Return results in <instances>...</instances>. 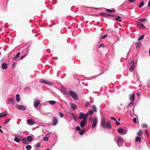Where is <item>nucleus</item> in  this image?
<instances>
[{"instance_id": "nucleus-51", "label": "nucleus", "mask_w": 150, "mask_h": 150, "mask_svg": "<svg viewBox=\"0 0 150 150\" xmlns=\"http://www.w3.org/2000/svg\"><path fill=\"white\" fill-rule=\"evenodd\" d=\"M27 55H28V54H25L23 55V56H21V57H20V59H23L24 57H25V56H26Z\"/></svg>"}, {"instance_id": "nucleus-48", "label": "nucleus", "mask_w": 150, "mask_h": 150, "mask_svg": "<svg viewBox=\"0 0 150 150\" xmlns=\"http://www.w3.org/2000/svg\"><path fill=\"white\" fill-rule=\"evenodd\" d=\"M90 104V103H89V102H87L86 103L85 105V108H87V107H88V106Z\"/></svg>"}, {"instance_id": "nucleus-4", "label": "nucleus", "mask_w": 150, "mask_h": 150, "mask_svg": "<svg viewBox=\"0 0 150 150\" xmlns=\"http://www.w3.org/2000/svg\"><path fill=\"white\" fill-rule=\"evenodd\" d=\"M58 122L57 118L55 117H54L52 119V125L53 126H56L57 125Z\"/></svg>"}, {"instance_id": "nucleus-45", "label": "nucleus", "mask_w": 150, "mask_h": 150, "mask_svg": "<svg viewBox=\"0 0 150 150\" xmlns=\"http://www.w3.org/2000/svg\"><path fill=\"white\" fill-rule=\"evenodd\" d=\"M89 113V115H92L93 114V111L92 110H91L88 111Z\"/></svg>"}, {"instance_id": "nucleus-10", "label": "nucleus", "mask_w": 150, "mask_h": 150, "mask_svg": "<svg viewBox=\"0 0 150 150\" xmlns=\"http://www.w3.org/2000/svg\"><path fill=\"white\" fill-rule=\"evenodd\" d=\"M105 124V119L104 118H103L101 120V125L102 127L105 129L106 128Z\"/></svg>"}, {"instance_id": "nucleus-54", "label": "nucleus", "mask_w": 150, "mask_h": 150, "mask_svg": "<svg viewBox=\"0 0 150 150\" xmlns=\"http://www.w3.org/2000/svg\"><path fill=\"white\" fill-rule=\"evenodd\" d=\"M133 121L134 123H137V119L136 118H134L133 119Z\"/></svg>"}, {"instance_id": "nucleus-21", "label": "nucleus", "mask_w": 150, "mask_h": 150, "mask_svg": "<svg viewBox=\"0 0 150 150\" xmlns=\"http://www.w3.org/2000/svg\"><path fill=\"white\" fill-rule=\"evenodd\" d=\"M100 16H102L105 17L108 16V14H107L104 12L101 13H99Z\"/></svg>"}, {"instance_id": "nucleus-20", "label": "nucleus", "mask_w": 150, "mask_h": 150, "mask_svg": "<svg viewBox=\"0 0 150 150\" xmlns=\"http://www.w3.org/2000/svg\"><path fill=\"white\" fill-rule=\"evenodd\" d=\"M138 27L139 29H141L142 27H143L144 28H146L145 26L142 23H139Z\"/></svg>"}, {"instance_id": "nucleus-41", "label": "nucleus", "mask_w": 150, "mask_h": 150, "mask_svg": "<svg viewBox=\"0 0 150 150\" xmlns=\"http://www.w3.org/2000/svg\"><path fill=\"white\" fill-rule=\"evenodd\" d=\"M58 115L61 117H64V114L63 113L61 112H59L58 113Z\"/></svg>"}, {"instance_id": "nucleus-9", "label": "nucleus", "mask_w": 150, "mask_h": 150, "mask_svg": "<svg viewBox=\"0 0 150 150\" xmlns=\"http://www.w3.org/2000/svg\"><path fill=\"white\" fill-rule=\"evenodd\" d=\"M27 122L29 125H33L34 120L33 119L27 120Z\"/></svg>"}, {"instance_id": "nucleus-22", "label": "nucleus", "mask_w": 150, "mask_h": 150, "mask_svg": "<svg viewBox=\"0 0 150 150\" xmlns=\"http://www.w3.org/2000/svg\"><path fill=\"white\" fill-rule=\"evenodd\" d=\"M70 114L71 115L72 117H73V119L75 121H77V117L74 114L72 113H70Z\"/></svg>"}, {"instance_id": "nucleus-52", "label": "nucleus", "mask_w": 150, "mask_h": 150, "mask_svg": "<svg viewBox=\"0 0 150 150\" xmlns=\"http://www.w3.org/2000/svg\"><path fill=\"white\" fill-rule=\"evenodd\" d=\"M107 36V35H104L102 36V37L101 38L102 39H104L105 38H106Z\"/></svg>"}, {"instance_id": "nucleus-27", "label": "nucleus", "mask_w": 150, "mask_h": 150, "mask_svg": "<svg viewBox=\"0 0 150 150\" xmlns=\"http://www.w3.org/2000/svg\"><path fill=\"white\" fill-rule=\"evenodd\" d=\"M48 102L52 105H53L56 103V101L54 100H50L48 101Z\"/></svg>"}, {"instance_id": "nucleus-23", "label": "nucleus", "mask_w": 150, "mask_h": 150, "mask_svg": "<svg viewBox=\"0 0 150 150\" xmlns=\"http://www.w3.org/2000/svg\"><path fill=\"white\" fill-rule=\"evenodd\" d=\"M21 141L23 142V143L24 144H27V139L25 138H24L22 139Z\"/></svg>"}, {"instance_id": "nucleus-30", "label": "nucleus", "mask_w": 150, "mask_h": 150, "mask_svg": "<svg viewBox=\"0 0 150 150\" xmlns=\"http://www.w3.org/2000/svg\"><path fill=\"white\" fill-rule=\"evenodd\" d=\"M32 146L30 145H27L25 147V148L27 150H30L31 149Z\"/></svg>"}, {"instance_id": "nucleus-18", "label": "nucleus", "mask_w": 150, "mask_h": 150, "mask_svg": "<svg viewBox=\"0 0 150 150\" xmlns=\"http://www.w3.org/2000/svg\"><path fill=\"white\" fill-rule=\"evenodd\" d=\"M7 115V114L5 113L4 112L1 113H0V118L3 117H5Z\"/></svg>"}, {"instance_id": "nucleus-13", "label": "nucleus", "mask_w": 150, "mask_h": 150, "mask_svg": "<svg viewBox=\"0 0 150 150\" xmlns=\"http://www.w3.org/2000/svg\"><path fill=\"white\" fill-rule=\"evenodd\" d=\"M8 100L10 101L11 104L13 105L15 104V100L14 98L9 97L8 98Z\"/></svg>"}, {"instance_id": "nucleus-40", "label": "nucleus", "mask_w": 150, "mask_h": 150, "mask_svg": "<svg viewBox=\"0 0 150 150\" xmlns=\"http://www.w3.org/2000/svg\"><path fill=\"white\" fill-rule=\"evenodd\" d=\"M144 2L143 1H142L141 3L138 6V7H142L144 5Z\"/></svg>"}, {"instance_id": "nucleus-28", "label": "nucleus", "mask_w": 150, "mask_h": 150, "mask_svg": "<svg viewBox=\"0 0 150 150\" xmlns=\"http://www.w3.org/2000/svg\"><path fill=\"white\" fill-rule=\"evenodd\" d=\"M16 100L19 102L20 100V95L19 94H17L16 96Z\"/></svg>"}, {"instance_id": "nucleus-19", "label": "nucleus", "mask_w": 150, "mask_h": 150, "mask_svg": "<svg viewBox=\"0 0 150 150\" xmlns=\"http://www.w3.org/2000/svg\"><path fill=\"white\" fill-rule=\"evenodd\" d=\"M141 43L140 42H137L136 44V48H139L141 45Z\"/></svg>"}, {"instance_id": "nucleus-31", "label": "nucleus", "mask_w": 150, "mask_h": 150, "mask_svg": "<svg viewBox=\"0 0 150 150\" xmlns=\"http://www.w3.org/2000/svg\"><path fill=\"white\" fill-rule=\"evenodd\" d=\"M40 146V143H38L35 145H34V147L35 148H37L39 147Z\"/></svg>"}, {"instance_id": "nucleus-8", "label": "nucleus", "mask_w": 150, "mask_h": 150, "mask_svg": "<svg viewBox=\"0 0 150 150\" xmlns=\"http://www.w3.org/2000/svg\"><path fill=\"white\" fill-rule=\"evenodd\" d=\"M98 122V120L96 118L94 119L92 126V129H94V128L96 126L97 123Z\"/></svg>"}, {"instance_id": "nucleus-34", "label": "nucleus", "mask_w": 150, "mask_h": 150, "mask_svg": "<svg viewBox=\"0 0 150 150\" xmlns=\"http://www.w3.org/2000/svg\"><path fill=\"white\" fill-rule=\"evenodd\" d=\"M115 20L120 22L122 21V20L121 19V17L120 16H119L117 17L115 19Z\"/></svg>"}, {"instance_id": "nucleus-25", "label": "nucleus", "mask_w": 150, "mask_h": 150, "mask_svg": "<svg viewBox=\"0 0 150 150\" xmlns=\"http://www.w3.org/2000/svg\"><path fill=\"white\" fill-rule=\"evenodd\" d=\"M106 127L108 129H110L111 128L110 124L109 122H107L106 123Z\"/></svg>"}, {"instance_id": "nucleus-47", "label": "nucleus", "mask_w": 150, "mask_h": 150, "mask_svg": "<svg viewBox=\"0 0 150 150\" xmlns=\"http://www.w3.org/2000/svg\"><path fill=\"white\" fill-rule=\"evenodd\" d=\"M10 119H6L5 122L4 123V124H6L8 122H9V121H10Z\"/></svg>"}, {"instance_id": "nucleus-35", "label": "nucleus", "mask_w": 150, "mask_h": 150, "mask_svg": "<svg viewBox=\"0 0 150 150\" xmlns=\"http://www.w3.org/2000/svg\"><path fill=\"white\" fill-rule=\"evenodd\" d=\"M14 140L17 143H18L20 142V139L18 137L15 138Z\"/></svg>"}, {"instance_id": "nucleus-5", "label": "nucleus", "mask_w": 150, "mask_h": 150, "mask_svg": "<svg viewBox=\"0 0 150 150\" xmlns=\"http://www.w3.org/2000/svg\"><path fill=\"white\" fill-rule=\"evenodd\" d=\"M40 104V102L39 100H34V106L36 109H37L38 106Z\"/></svg>"}, {"instance_id": "nucleus-62", "label": "nucleus", "mask_w": 150, "mask_h": 150, "mask_svg": "<svg viewBox=\"0 0 150 150\" xmlns=\"http://www.w3.org/2000/svg\"><path fill=\"white\" fill-rule=\"evenodd\" d=\"M50 132H48L46 134V136H49L50 135Z\"/></svg>"}, {"instance_id": "nucleus-36", "label": "nucleus", "mask_w": 150, "mask_h": 150, "mask_svg": "<svg viewBox=\"0 0 150 150\" xmlns=\"http://www.w3.org/2000/svg\"><path fill=\"white\" fill-rule=\"evenodd\" d=\"M85 132V131L84 129H82L80 130L79 132V134L81 135H83Z\"/></svg>"}, {"instance_id": "nucleus-60", "label": "nucleus", "mask_w": 150, "mask_h": 150, "mask_svg": "<svg viewBox=\"0 0 150 150\" xmlns=\"http://www.w3.org/2000/svg\"><path fill=\"white\" fill-rule=\"evenodd\" d=\"M127 132V129L124 130L123 134H126Z\"/></svg>"}, {"instance_id": "nucleus-58", "label": "nucleus", "mask_w": 150, "mask_h": 150, "mask_svg": "<svg viewBox=\"0 0 150 150\" xmlns=\"http://www.w3.org/2000/svg\"><path fill=\"white\" fill-rule=\"evenodd\" d=\"M145 131L146 134V135L147 136L149 134L147 130L146 129V130H145Z\"/></svg>"}, {"instance_id": "nucleus-7", "label": "nucleus", "mask_w": 150, "mask_h": 150, "mask_svg": "<svg viewBox=\"0 0 150 150\" xmlns=\"http://www.w3.org/2000/svg\"><path fill=\"white\" fill-rule=\"evenodd\" d=\"M40 81L42 83H44V84H47L49 85H52V83L50 81H48L47 80L43 79H41V80Z\"/></svg>"}, {"instance_id": "nucleus-59", "label": "nucleus", "mask_w": 150, "mask_h": 150, "mask_svg": "<svg viewBox=\"0 0 150 150\" xmlns=\"http://www.w3.org/2000/svg\"><path fill=\"white\" fill-rule=\"evenodd\" d=\"M131 63L132 64V65H134V60H132L131 62Z\"/></svg>"}, {"instance_id": "nucleus-53", "label": "nucleus", "mask_w": 150, "mask_h": 150, "mask_svg": "<svg viewBox=\"0 0 150 150\" xmlns=\"http://www.w3.org/2000/svg\"><path fill=\"white\" fill-rule=\"evenodd\" d=\"M142 126L143 127H147V125L146 124H143L142 125Z\"/></svg>"}, {"instance_id": "nucleus-64", "label": "nucleus", "mask_w": 150, "mask_h": 150, "mask_svg": "<svg viewBox=\"0 0 150 150\" xmlns=\"http://www.w3.org/2000/svg\"><path fill=\"white\" fill-rule=\"evenodd\" d=\"M19 134H22V131H19Z\"/></svg>"}, {"instance_id": "nucleus-14", "label": "nucleus", "mask_w": 150, "mask_h": 150, "mask_svg": "<svg viewBox=\"0 0 150 150\" xmlns=\"http://www.w3.org/2000/svg\"><path fill=\"white\" fill-rule=\"evenodd\" d=\"M61 91L64 94L67 95L68 94V93L67 92L66 90L64 88L62 87L61 90Z\"/></svg>"}, {"instance_id": "nucleus-43", "label": "nucleus", "mask_w": 150, "mask_h": 150, "mask_svg": "<svg viewBox=\"0 0 150 150\" xmlns=\"http://www.w3.org/2000/svg\"><path fill=\"white\" fill-rule=\"evenodd\" d=\"M106 11L107 12L109 13H112L113 12L112 10L108 9H106Z\"/></svg>"}, {"instance_id": "nucleus-12", "label": "nucleus", "mask_w": 150, "mask_h": 150, "mask_svg": "<svg viewBox=\"0 0 150 150\" xmlns=\"http://www.w3.org/2000/svg\"><path fill=\"white\" fill-rule=\"evenodd\" d=\"M135 95L134 93L132 95H130L129 96V99L132 101L134 102V100Z\"/></svg>"}, {"instance_id": "nucleus-42", "label": "nucleus", "mask_w": 150, "mask_h": 150, "mask_svg": "<svg viewBox=\"0 0 150 150\" xmlns=\"http://www.w3.org/2000/svg\"><path fill=\"white\" fill-rule=\"evenodd\" d=\"M146 18H140L139 19V20L141 22H144L146 21Z\"/></svg>"}, {"instance_id": "nucleus-17", "label": "nucleus", "mask_w": 150, "mask_h": 150, "mask_svg": "<svg viewBox=\"0 0 150 150\" xmlns=\"http://www.w3.org/2000/svg\"><path fill=\"white\" fill-rule=\"evenodd\" d=\"M26 139L27 141L30 142L32 140L33 137L31 136H29L27 137Z\"/></svg>"}, {"instance_id": "nucleus-16", "label": "nucleus", "mask_w": 150, "mask_h": 150, "mask_svg": "<svg viewBox=\"0 0 150 150\" xmlns=\"http://www.w3.org/2000/svg\"><path fill=\"white\" fill-rule=\"evenodd\" d=\"M7 67V64L6 63H3L2 64V68L3 69H6Z\"/></svg>"}, {"instance_id": "nucleus-38", "label": "nucleus", "mask_w": 150, "mask_h": 150, "mask_svg": "<svg viewBox=\"0 0 150 150\" xmlns=\"http://www.w3.org/2000/svg\"><path fill=\"white\" fill-rule=\"evenodd\" d=\"M20 55V53H18L15 56L13 57V59H15L17 58H18L19 57Z\"/></svg>"}, {"instance_id": "nucleus-61", "label": "nucleus", "mask_w": 150, "mask_h": 150, "mask_svg": "<svg viewBox=\"0 0 150 150\" xmlns=\"http://www.w3.org/2000/svg\"><path fill=\"white\" fill-rule=\"evenodd\" d=\"M148 6L149 7H150V0L149 1L148 3Z\"/></svg>"}, {"instance_id": "nucleus-63", "label": "nucleus", "mask_w": 150, "mask_h": 150, "mask_svg": "<svg viewBox=\"0 0 150 150\" xmlns=\"http://www.w3.org/2000/svg\"><path fill=\"white\" fill-rule=\"evenodd\" d=\"M116 123L117 125H119L120 124V122H116Z\"/></svg>"}, {"instance_id": "nucleus-37", "label": "nucleus", "mask_w": 150, "mask_h": 150, "mask_svg": "<svg viewBox=\"0 0 150 150\" xmlns=\"http://www.w3.org/2000/svg\"><path fill=\"white\" fill-rule=\"evenodd\" d=\"M92 108L93 109V112H96L97 111V109L96 106L95 105H93L92 106Z\"/></svg>"}, {"instance_id": "nucleus-32", "label": "nucleus", "mask_w": 150, "mask_h": 150, "mask_svg": "<svg viewBox=\"0 0 150 150\" xmlns=\"http://www.w3.org/2000/svg\"><path fill=\"white\" fill-rule=\"evenodd\" d=\"M144 36V35H142L140 36L138 39V41H140L143 39Z\"/></svg>"}, {"instance_id": "nucleus-57", "label": "nucleus", "mask_w": 150, "mask_h": 150, "mask_svg": "<svg viewBox=\"0 0 150 150\" xmlns=\"http://www.w3.org/2000/svg\"><path fill=\"white\" fill-rule=\"evenodd\" d=\"M111 119L112 120H114L115 121H117V120H116V119L115 118H114V117H111Z\"/></svg>"}, {"instance_id": "nucleus-3", "label": "nucleus", "mask_w": 150, "mask_h": 150, "mask_svg": "<svg viewBox=\"0 0 150 150\" xmlns=\"http://www.w3.org/2000/svg\"><path fill=\"white\" fill-rule=\"evenodd\" d=\"M16 107L19 110H25L27 109V108L26 106L22 105H16Z\"/></svg>"}, {"instance_id": "nucleus-56", "label": "nucleus", "mask_w": 150, "mask_h": 150, "mask_svg": "<svg viewBox=\"0 0 150 150\" xmlns=\"http://www.w3.org/2000/svg\"><path fill=\"white\" fill-rule=\"evenodd\" d=\"M136 0H128V1L130 3H133Z\"/></svg>"}, {"instance_id": "nucleus-29", "label": "nucleus", "mask_w": 150, "mask_h": 150, "mask_svg": "<svg viewBox=\"0 0 150 150\" xmlns=\"http://www.w3.org/2000/svg\"><path fill=\"white\" fill-rule=\"evenodd\" d=\"M134 65H132L129 68V70L131 71H134Z\"/></svg>"}, {"instance_id": "nucleus-33", "label": "nucleus", "mask_w": 150, "mask_h": 150, "mask_svg": "<svg viewBox=\"0 0 150 150\" xmlns=\"http://www.w3.org/2000/svg\"><path fill=\"white\" fill-rule=\"evenodd\" d=\"M142 133V131L141 130H139L138 132H137V134L139 136H141Z\"/></svg>"}, {"instance_id": "nucleus-11", "label": "nucleus", "mask_w": 150, "mask_h": 150, "mask_svg": "<svg viewBox=\"0 0 150 150\" xmlns=\"http://www.w3.org/2000/svg\"><path fill=\"white\" fill-rule=\"evenodd\" d=\"M87 122L86 120H82L80 122V126L81 127H84L85 125Z\"/></svg>"}, {"instance_id": "nucleus-26", "label": "nucleus", "mask_w": 150, "mask_h": 150, "mask_svg": "<svg viewBox=\"0 0 150 150\" xmlns=\"http://www.w3.org/2000/svg\"><path fill=\"white\" fill-rule=\"evenodd\" d=\"M135 141L136 142H140L141 141V138L139 137H136Z\"/></svg>"}, {"instance_id": "nucleus-46", "label": "nucleus", "mask_w": 150, "mask_h": 150, "mask_svg": "<svg viewBox=\"0 0 150 150\" xmlns=\"http://www.w3.org/2000/svg\"><path fill=\"white\" fill-rule=\"evenodd\" d=\"M116 15H112L111 14H108V16H111L112 17H115L116 16Z\"/></svg>"}, {"instance_id": "nucleus-2", "label": "nucleus", "mask_w": 150, "mask_h": 150, "mask_svg": "<svg viewBox=\"0 0 150 150\" xmlns=\"http://www.w3.org/2000/svg\"><path fill=\"white\" fill-rule=\"evenodd\" d=\"M115 142H117L118 146L119 147H121L123 142V139L121 137H118L117 140H116L115 139Z\"/></svg>"}, {"instance_id": "nucleus-44", "label": "nucleus", "mask_w": 150, "mask_h": 150, "mask_svg": "<svg viewBox=\"0 0 150 150\" xmlns=\"http://www.w3.org/2000/svg\"><path fill=\"white\" fill-rule=\"evenodd\" d=\"M49 137H43V140L44 141H48V139H48Z\"/></svg>"}, {"instance_id": "nucleus-24", "label": "nucleus", "mask_w": 150, "mask_h": 150, "mask_svg": "<svg viewBox=\"0 0 150 150\" xmlns=\"http://www.w3.org/2000/svg\"><path fill=\"white\" fill-rule=\"evenodd\" d=\"M124 131V129L122 128H119L118 130V132L121 134H123Z\"/></svg>"}, {"instance_id": "nucleus-50", "label": "nucleus", "mask_w": 150, "mask_h": 150, "mask_svg": "<svg viewBox=\"0 0 150 150\" xmlns=\"http://www.w3.org/2000/svg\"><path fill=\"white\" fill-rule=\"evenodd\" d=\"M101 47H105L104 46V45L103 44V43H101L100 46L98 48H100Z\"/></svg>"}, {"instance_id": "nucleus-1", "label": "nucleus", "mask_w": 150, "mask_h": 150, "mask_svg": "<svg viewBox=\"0 0 150 150\" xmlns=\"http://www.w3.org/2000/svg\"><path fill=\"white\" fill-rule=\"evenodd\" d=\"M69 95L75 100H77L79 99L76 93L72 90L69 91Z\"/></svg>"}, {"instance_id": "nucleus-15", "label": "nucleus", "mask_w": 150, "mask_h": 150, "mask_svg": "<svg viewBox=\"0 0 150 150\" xmlns=\"http://www.w3.org/2000/svg\"><path fill=\"white\" fill-rule=\"evenodd\" d=\"M71 108L73 110L77 109V107L76 105L73 103H71L70 104Z\"/></svg>"}, {"instance_id": "nucleus-39", "label": "nucleus", "mask_w": 150, "mask_h": 150, "mask_svg": "<svg viewBox=\"0 0 150 150\" xmlns=\"http://www.w3.org/2000/svg\"><path fill=\"white\" fill-rule=\"evenodd\" d=\"M134 103V102L131 101L127 106V108H128L131 107V105Z\"/></svg>"}, {"instance_id": "nucleus-55", "label": "nucleus", "mask_w": 150, "mask_h": 150, "mask_svg": "<svg viewBox=\"0 0 150 150\" xmlns=\"http://www.w3.org/2000/svg\"><path fill=\"white\" fill-rule=\"evenodd\" d=\"M85 116L86 117L87 119L88 116L89 115V113H88V112L86 113V114H85Z\"/></svg>"}, {"instance_id": "nucleus-49", "label": "nucleus", "mask_w": 150, "mask_h": 150, "mask_svg": "<svg viewBox=\"0 0 150 150\" xmlns=\"http://www.w3.org/2000/svg\"><path fill=\"white\" fill-rule=\"evenodd\" d=\"M76 130L79 131L81 129L79 126H77L76 128Z\"/></svg>"}, {"instance_id": "nucleus-6", "label": "nucleus", "mask_w": 150, "mask_h": 150, "mask_svg": "<svg viewBox=\"0 0 150 150\" xmlns=\"http://www.w3.org/2000/svg\"><path fill=\"white\" fill-rule=\"evenodd\" d=\"M79 118L80 119H83V120H87V118L85 116V114L82 112H81L79 113Z\"/></svg>"}]
</instances>
